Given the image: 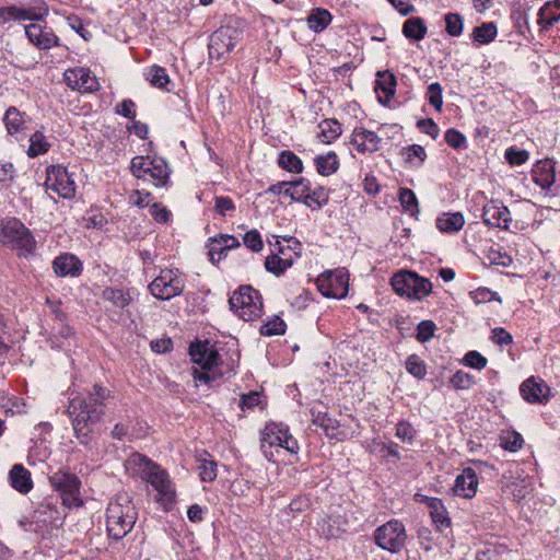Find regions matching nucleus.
Segmentation results:
<instances>
[{"mask_svg": "<svg viewBox=\"0 0 560 560\" xmlns=\"http://www.w3.org/2000/svg\"><path fill=\"white\" fill-rule=\"evenodd\" d=\"M110 390L95 384L86 396H75L70 400L68 412L72 418V427L80 444L90 446L92 427L105 415L106 400Z\"/></svg>", "mask_w": 560, "mask_h": 560, "instance_id": "obj_1", "label": "nucleus"}, {"mask_svg": "<svg viewBox=\"0 0 560 560\" xmlns=\"http://www.w3.org/2000/svg\"><path fill=\"white\" fill-rule=\"evenodd\" d=\"M138 512L131 498L127 493L117 494L106 510V527L108 537L121 540L133 528Z\"/></svg>", "mask_w": 560, "mask_h": 560, "instance_id": "obj_2", "label": "nucleus"}, {"mask_svg": "<svg viewBox=\"0 0 560 560\" xmlns=\"http://www.w3.org/2000/svg\"><path fill=\"white\" fill-rule=\"evenodd\" d=\"M133 460L140 468L142 478L158 491L156 501L164 511H170L175 503L176 492L166 470L142 454H136Z\"/></svg>", "mask_w": 560, "mask_h": 560, "instance_id": "obj_3", "label": "nucleus"}, {"mask_svg": "<svg viewBox=\"0 0 560 560\" xmlns=\"http://www.w3.org/2000/svg\"><path fill=\"white\" fill-rule=\"evenodd\" d=\"M260 447L265 457L273 463L277 462L273 448L277 454L283 450L291 455L298 454L300 450L296 439L289 433L288 427L276 422L266 424L261 432Z\"/></svg>", "mask_w": 560, "mask_h": 560, "instance_id": "obj_4", "label": "nucleus"}, {"mask_svg": "<svg viewBox=\"0 0 560 560\" xmlns=\"http://www.w3.org/2000/svg\"><path fill=\"white\" fill-rule=\"evenodd\" d=\"M238 20H231L215 30L209 39L210 59L222 60L234 49L243 37V28Z\"/></svg>", "mask_w": 560, "mask_h": 560, "instance_id": "obj_5", "label": "nucleus"}, {"mask_svg": "<svg viewBox=\"0 0 560 560\" xmlns=\"http://www.w3.org/2000/svg\"><path fill=\"white\" fill-rule=\"evenodd\" d=\"M2 245L16 250L21 257H28L36 249V241L31 231L14 218L2 221Z\"/></svg>", "mask_w": 560, "mask_h": 560, "instance_id": "obj_6", "label": "nucleus"}, {"mask_svg": "<svg viewBox=\"0 0 560 560\" xmlns=\"http://www.w3.org/2000/svg\"><path fill=\"white\" fill-rule=\"evenodd\" d=\"M390 285L398 295L413 301H421L432 292L431 281L410 270L394 273Z\"/></svg>", "mask_w": 560, "mask_h": 560, "instance_id": "obj_7", "label": "nucleus"}, {"mask_svg": "<svg viewBox=\"0 0 560 560\" xmlns=\"http://www.w3.org/2000/svg\"><path fill=\"white\" fill-rule=\"evenodd\" d=\"M131 172L139 179L149 180L156 187H164L168 183L171 170L163 158L135 156L131 160Z\"/></svg>", "mask_w": 560, "mask_h": 560, "instance_id": "obj_8", "label": "nucleus"}, {"mask_svg": "<svg viewBox=\"0 0 560 560\" xmlns=\"http://www.w3.org/2000/svg\"><path fill=\"white\" fill-rule=\"evenodd\" d=\"M230 308L242 319L249 322L258 318L262 312L259 292L250 285H242L229 299Z\"/></svg>", "mask_w": 560, "mask_h": 560, "instance_id": "obj_9", "label": "nucleus"}, {"mask_svg": "<svg viewBox=\"0 0 560 560\" xmlns=\"http://www.w3.org/2000/svg\"><path fill=\"white\" fill-rule=\"evenodd\" d=\"M51 487L59 492L63 505L68 508L80 506L81 480L70 470L60 469L49 476Z\"/></svg>", "mask_w": 560, "mask_h": 560, "instance_id": "obj_10", "label": "nucleus"}, {"mask_svg": "<svg viewBox=\"0 0 560 560\" xmlns=\"http://www.w3.org/2000/svg\"><path fill=\"white\" fill-rule=\"evenodd\" d=\"M405 525L398 520H390L374 530L375 544L390 553H398L406 545Z\"/></svg>", "mask_w": 560, "mask_h": 560, "instance_id": "obj_11", "label": "nucleus"}, {"mask_svg": "<svg viewBox=\"0 0 560 560\" xmlns=\"http://www.w3.org/2000/svg\"><path fill=\"white\" fill-rule=\"evenodd\" d=\"M184 289V281L172 269H162L160 275L149 285L151 294L164 301L180 295Z\"/></svg>", "mask_w": 560, "mask_h": 560, "instance_id": "obj_12", "label": "nucleus"}, {"mask_svg": "<svg viewBox=\"0 0 560 560\" xmlns=\"http://www.w3.org/2000/svg\"><path fill=\"white\" fill-rule=\"evenodd\" d=\"M45 186L47 189L58 194L61 198L71 199L75 195V183L67 167L61 165H49L46 168Z\"/></svg>", "mask_w": 560, "mask_h": 560, "instance_id": "obj_13", "label": "nucleus"}, {"mask_svg": "<svg viewBox=\"0 0 560 560\" xmlns=\"http://www.w3.org/2000/svg\"><path fill=\"white\" fill-rule=\"evenodd\" d=\"M191 361L198 364L201 370L222 369L221 355L215 345L209 340H196L189 346Z\"/></svg>", "mask_w": 560, "mask_h": 560, "instance_id": "obj_14", "label": "nucleus"}, {"mask_svg": "<svg viewBox=\"0 0 560 560\" xmlns=\"http://www.w3.org/2000/svg\"><path fill=\"white\" fill-rule=\"evenodd\" d=\"M317 288L326 298L342 299L348 294V275L343 271H327L317 278Z\"/></svg>", "mask_w": 560, "mask_h": 560, "instance_id": "obj_15", "label": "nucleus"}, {"mask_svg": "<svg viewBox=\"0 0 560 560\" xmlns=\"http://www.w3.org/2000/svg\"><path fill=\"white\" fill-rule=\"evenodd\" d=\"M482 220L488 226L508 230L512 218L508 207L501 200L495 199L483 206Z\"/></svg>", "mask_w": 560, "mask_h": 560, "instance_id": "obj_16", "label": "nucleus"}, {"mask_svg": "<svg viewBox=\"0 0 560 560\" xmlns=\"http://www.w3.org/2000/svg\"><path fill=\"white\" fill-rule=\"evenodd\" d=\"M65 80L69 88L80 92L91 93L97 91L100 88L96 78L92 75L91 71L86 68L68 69L65 72Z\"/></svg>", "mask_w": 560, "mask_h": 560, "instance_id": "obj_17", "label": "nucleus"}, {"mask_svg": "<svg viewBox=\"0 0 560 560\" xmlns=\"http://www.w3.org/2000/svg\"><path fill=\"white\" fill-rule=\"evenodd\" d=\"M522 397L530 404H546L549 400L550 388L542 380L527 378L520 387Z\"/></svg>", "mask_w": 560, "mask_h": 560, "instance_id": "obj_18", "label": "nucleus"}, {"mask_svg": "<svg viewBox=\"0 0 560 560\" xmlns=\"http://www.w3.org/2000/svg\"><path fill=\"white\" fill-rule=\"evenodd\" d=\"M241 243L236 237L229 234H219L208 240V255L212 264H218L228 253V250L237 248Z\"/></svg>", "mask_w": 560, "mask_h": 560, "instance_id": "obj_19", "label": "nucleus"}, {"mask_svg": "<svg viewBox=\"0 0 560 560\" xmlns=\"http://www.w3.org/2000/svg\"><path fill=\"white\" fill-rule=\"evenodd\" d=\"M382 139L371 130L355 127L352 131L350 143L360 153H373L380 150Z\"/></svg>", "mask_w": 560, "mask_h": 560, "instance_id": "obj_20", "label": "nucleus"}, {"mask_svg": "<svg viewBox=\"0 0 560 560\" xmlns=\"http://www.w3.org/2000/svg\"><path fill=\"white\" fill-rule=\"evenodd\" d=\"M24 33L28 40L39 49H49L59 46V38L55 33L38 24H30L24 26Z\"/></svg>", "mask_w": 560, "mask_h": 560, "instance_id": "obj_21", "label": "nucleus"}, {"mask_svg": "<svg viewBox=\"0 0 560 560\" xmlns=\"http://www.w3.org/2000/svg\"><path fill=\"white\" fill-rule=\"evenodd\" d=\"M348 521L336 513L326 514L317 522V530L326 539L338 538L347 532Z\"/></svg>", "mask_w": 560, "mask_h": 560, "instance_id": "obj_22", "label": "nucleus"}, {"mask_svg": "<svg viewBox=\"0 0 560 560\" xmlns=\"http://www.w3.org/2000/svg\"><path fill=\"white\" fill-rule=\"evenodd\" d=\"M478 487V477L471 467L463 469L462 474L455 479L453 491L456 495L471 499L476 495Z\"/></svg>", "mask_w": 560, "mask_h": 560, "instance_id": "obj_23", "label": "nucleus"}, {"mask_svg": "<svg viewBox=\"0 0 560 560\" xmlns=\"http://www.w3.org/2000/svg\"><path fill=\"white\" fill-rule=\"evenodd\" d=\"M533 180L544 190L552 192L556 183L555 165L550 160L538 161L532 171Z\"/></svg>", "mask_w": 560, "mask_h": 560, "instance_id": "obj_24", "label": "nucleus"}, {"mask_svg": "<svg viewBox=\"0 0 560 560\" xmlns=\"http://www.w3.org/2000/svg\"><path fill=\"white\" fill-rule=\"evenodd\" d=\"M52 268L59 277H78L82 271V262L73 254L65 253L54 259Z\"/></svg>", "mask_w": 560, "mask_h": 560, "instance_id": "obj_25", "label": "nucleus"}, {"mask_svg": "<svg viewBox=\"0 0 560 560\" xmlns=\"http://www.w3.org/2000/svg\"><path fill=\"white\" fill-rule=\"evenodd\" d=\"M11 487L20 493L26 494L33 488L31 472L22 464H15L8 476Z\"/></svg>", "mask_w": 560, "mask_h": 560, "instance_id": "obj_26", "label": "nucleus"}, {"mask_svg": "<svg viewBox=\"0 0 560 560\" xmlns=\"http://www.w3.org/2000/svg\"><path fill=\"white\" fill-rule=\"evenodd\" d=\"M424 502L429 508L432 522L439 532L451 526V518L441 499L425 497Z\"/></svg>", "mask_w": 560, "mask_h": 560, "instance_id": "obj_27", "label": "nucleus"}, {"mask_svg": "<svg viewBox=\"0 0 560 560\" xmlns=\"http://www.w3.org/2000/svg\"><path fill=\"white\" fill-rule=\"evenodd\" d=\"M2 122L5 125L8 135L15 137L16 140H20V136L24 135L26 121L24 119V114L18 108L13 106L9 107L2 117Z\"/></svg>", "mask_w": 560, "mask_h": 560, "instance_id": "obj_28", "label": "nucleus"}, {"mask_svg": "<svg viewBox=\"0 0 560 560\" xmlns=\"http://www.w3.org/2000/svg\"><path fill=\"white\" fill-rule=\"evenodd\" d=\"M44 15L19 5L2 7V23L7 21H42Z\"/></svg>", "mask_w": 560, "mask_h": 560, "instance_id": "obj_29", "label": "nucleus"}, {"mask_svg": "<svg viewBox=\"0 0 560 560\" xmlns=\"http://www.w3.org/2000/svg\"><path fill=\"white\" fill-rule=\"evenodd\" d=\"M332 20L331 13L324 8L312 9L306 18L307 26L315 33L323 32Z\"/></svg>", "mask_w": 560, "mask_h": 560, "instance_id": "obj_30", "label": "nucleus"}, {"mask_svg": "<svg viewBox=\"0 0 560 560\" xmlns=\"http://www.w3.org/2000/svg\"><path fill=\"white\" fill-rule=\"evenodd\" d=\"M465 218L460 212L443 213L436 219V228L444 233H455L462 230Z\"/></svg>", "mask_w": 560, "mask_h": 560, "instance_id": "obj_31", "label": "nucleus"}, {"mask_svg": "<svg viewBox=\"0 0 560 560\" xmlns=\"http://www.w3.org/2000/svg\"><path fill=\"white\" fill-rule=\"evenodd\" d=\"M538 23L544 27H550L560 20V0L545 3L538 13Z\"/></svg>", "mask_w": 560, "mask_h": 560, "instance_id": "obj_32", "label": "nucleus"}, {"mask_svg": "<svg viewBox=\"0 0 560 560\" xmlns=\"http://www.w3.org/2000/svg\"><path fill=\"white\" fill-rule=\"evenodd\" d=\"M318 139L326 144L334 142L342 132L341 125L337 119H324L319 125Z\"/></svg>", "mask_w": 560, "mask_h": 560, "instance_id": "obj_33", "label": "nucleus"}, {"mask_svg": "<svg viewBox=\"0 0 560 560\" xmlns=\"http://www.w3.org/2000/svg\"><path fill=\"white\" fill-rule=\"evenodd\" d=\"M313 424L322 428L324 433L330 439H341V432L338 431L339 422L331 418L327 412H318L313 415Z\"/></svg>", "mask_w": 560, "mask_h": 560, "instance_id": "obj_34", "label": "nucleus"}, {"mask_svg": "<svg viewBox=\"0 0 560 560\" xmlns=\"http://www.w3.org/2000/svg\"><path fill=\"white\" fill-rule=\"evenodd\" d=\"M427 31V25L421 18H410L402 25V34L412 40L423 39Z\"/></svg>", "mask_w": 560, "mask_h": 560, "instance_id": "obj_35", "label": "nucleus"}, {"mask_svg": "<svg viewBox=\"0 0 560 560\" xmlns=\"http://www.w3.org/2000/svg\"><path fill=\"white\" fill-rule=\"evenodd\" d=\"M314 162L317 172L323 176L336 173L339 167V160L334 151L328 152L326 155H317Z\"/></svg>", "mask_w": 560, "mask_h": 560, "instance_id": "obj_36", "label": "nucleus"}, {"mask_svg": "<svg viewBox=\"0 0 560 560\" xmlns=\"http://www.w3.org/2000/svg\"><path fill=\"white\" fill-rule=\"evenodd\" d=\"M498 28L493 22H485L472 30L471 37L475 43L486 45L493 42L497 37Z\"/></svg>", "mask_w": 560, "mask_h": 560, "instance_id": "obj_37", "label": "nucleus"}, {"mask_svg": "<svg viewBox=\"0 0 560 560\" xmlns=\"http://www.w3.org/2000/svg\"><path fill=\"white\" fill-rule=\"evenodd\" d=\"M397 80L396 77L388 72H377V80L375 90L384 93L386 101H389L396 92Z\"/></svg>", "mask_w": 560, "mask_h": 560, "instance_id": "obj_38", "label": "nucleus"}, {"mask_svg": "<svg viewBox=\"0 0 560 560\" xmlns=\"http://www.w3.org/2000/svg\"><path fill=\"white\" fill-rule=\"evenodd\" d=\"M144 75L153 86L170 91L167 84L171 83V80L163 67L152 66L145 70Z\"/></svg>", "mask_w": 560, "mask_h": 560, "instance_id": "obj_39", "label": "nucleus"}, {"mask_svg": "<svg viewBox=\"0 0 560 560\" xmlns=\"http://www.w3.org/2000/svg\"><path fill=\"white\" fill-rule=\"evenodd\" d=\"M278 164L281 168L291 173L300 174L303 171L302 160L296 154L289 150L280 152L278 158Z\"/></svg>", "mask_w": 560, "mask_h": 560, "instance_id": "obj_40", "label": "nucleus"}, {"mask_svg": "<svg viewBox=\"0 0 560 560\" xmlns=\"http://www.w3.org/2000/svg\"><path fill=\"white\" fill-rule=\"evenodd\" d=\"M50 149V143L47 141L43 132L36 131L30 137V147L27 155L30 158H37L45 154Z\"/></svg>", "mask_w": 560, "mask_h": 560, "instance_id": "obj_41", "label": "nucleus"}, {"mask_svg": "<svg viewBox=\"0 0 560 560\" xmlns=\"http://www.w3.org/2000/svg\"><path fill=\"white\" fill-rule=\"evenodd\" d=\"M233 372V364L224 371L223 369H211L199 371L194 370L192 375L196 383L211 384L223 377L226 373Z\"/></svg>", "mask_w": 560, "mask_h": 560, "instance_id": "obj_42", "label": "nucleus"}, {"mask_svg": "<svg viewBox=\"0 0 560 560\" xmlns=\"http://www.w3.org/2000/svg\"><path fill=\"white\" fill-rule=\"evenodd\" d=\"M400 154L405 156L406 162L410 163L415 167L421 166L427 159L424 148L419 144H411L402 148Z\"/></svg>", "mask_w": 560, "mask_h": 560, "instance_id": "obj_43", "label": "nucleus"}, {"mask_svg": "<svg viewBox=\"0 0 560 560\" xmlns=\"http://www.w3.org/2000/svg\"><path fill=\"white\" fill-rule=\"evenodd\" d=\"M292 266L291 259H283L277 254L268 256L265 260V268L268 272L279 277Z\"/></svg>", "mask_w": 560, "mask_h": 560, "instance_id": "obj_44", "label": "nucleus"}, {"mask_svg": "<svg viewBox=\"0 0 560 560\" xmlns=\"http://www.w3.org/2000/svg\"><path fill=\"white\" fill-rule=\"evenodd\" d=\"M398 197L405 211H408L412 217L419 213L418 199L411 189L400 188Z\"/></svg>", "mask_w": 560, "mask_h": 560, "instance_id": "obj_45", "label": "nucleus"}, {"mask_svg": "<svg viewBox=\"0 0 560 560\" xmlns=\"http://www.w3.org/2000/svg\"><path fill=\"white\" fill-rule=\"evenodd\" d=\"M328 199L329 196L326 189L324 187H317L312 191H307L303 198V203L310 208L315 205L316 208L319 209L328 202Z\"/></svg>", "mask_w": 560, "mask_h": 560, "instance_id": "obj_46", "label": "nucleus"}, {"mask_svg": "<svg viewBox=\"0 0 560 560\" xmlns=\"http://www.w3.org/2000/svg\"><path fill=\"white\" fill-rule=\"evenodd\" d=\"M103 298L112 302L114 306L120 308L127 306L131 301L129 293L114 288H106L103 292Z\"/></svg>", "mask_w": 560, "mask_h": 560, "instance_id": "obj_47", "label": "nucleus"}, {"mask_svg": "<svg viewBox=\"0 0 560 560\" xmlns=\"http://www.w3.org/2000/svg\"><path fill=\"white\" fill-rule=\"evenodd\" d=\"M2 412L5 415V417L22 415L25 412V402L23 399L15 396H10L7 398L2 396Z\"/></svg>", "mask_w": 560, "mask_h": 560, "instance_id": "obj_48", "label": "nucleus"}, {"mask_svg": "<svg viewBox=\"0 0 560 560\" xmlns=\"http://www.w3.org/2000/svg\"><path fill=\"white\" fill-rule=\"evenodd\" d=\"M405 365L408 373L419 380L424 378L427 375V365L417 354H410L407 357Z\"/></svg>", "mask_w": 560, "mask_h": 560, "instance_id": "obj_49", "label": "nucleus"}, {"mask_svg": "<svg viewBox=\"0 0 560 560\" xmlns=\"http://www.w3.org/2000/svg\"><path fill=\"white\" fill-rule=\"evenodd\" d=\"M445 31L453 37H458L463 33L464 20L460 14L450 12L445 14Z\"/></svg>", "mask_w": 560, "mask_h": 560, "instance_id": "obj_50", "label": "nucleus"}, {"mask_svg": "<svg viewBox=\"0 0 560 560\" xmlns=\"http://www.w3.org/2000/svg\"><path fill=\"white\" fill-rule=\"evenodd\" d=\"M287 325L282 318L275 316L260 327V334L262 336H278L285 332Z\"/></svg>", "mask_w": 560, "mask_h": 560, "instance_id": "obj_51", "label": "nucleus"}, {"mask_svg": "<svg viewBox=\"0 0 560 560\" xmlns=\"http://www.w3.org/2000/svg\"><path fill=\"white\" fill-rule=\"evenodd\" d=\"M199 475L202 481L211 482L217 478V462L211 458L199 459Z\"/></svg>", "mask_w": 560, "mask_h": 560, "instance_id": "obj_52", "label": "nucleus"}, {"mask_svg": "<svg viewBox=\"0 0 560 560\" xmlns=\"http://www.w3.org/2000/svg\"><path fill=\"white\" fill-rule=\"evenodd\" d=\"M442 92L443 89L439 82L431 83L427 89V100L438 112H441L443 106Z\"/></svg>", "mask_w": 560, "mask_h": 560, "instance_id": "obj_53", "label": "nucleus"}, {"mask_svg": "<svg viewBox=\"0 0 560 560\" xmlns=\"http://www.w3.org/2000/svg\"><path fill=\"white\" fill-rule=\"evenodd\" d=\"M56 506L49 500L39 504V506L34 511V517L37 521L47 522L55 520V514H57Z\"/></svg>", "mask_w": 560, "mask_h": 560, "instance_id": "obj_54", "label": "nucleus"}, {"mask_svg": "<svg viewBox=\"0 0 560 560\" xmlns=\"http://www.w3.org/2000/svg\"><path fill=\"white\" fill-rule=\"evenodd\" d=\"M445 142L453 149L459 150L466 148L467 139L464 133L457 129L450 128L444 136Z\"/></svg>", "mask_w": 560, "mask_h": 560, "instance_id": "obj_55", "label": "nucleus"}, {"mask_svg": "<svg viewBox=\"0 0 560 560\" xmlns=\"http://www.w3.org/2000/svg\"><path fill=\"white\" fill-rule=\"evenodd\" d=\"M436 326L432 320H421L417 326V340L421 343L429 341L435 332Z\"/></svg>", "mask_w": 560, "mask_h": 560, "instance_id": "obj_56", "label": "nucleus"}, {"mask_svg": "<svg viewBox=\"0 0 560 560\" xmlns=\"http://www.w3.org/2000/svg\"><path fill=\"white\" fill-rule=\"evenodd\" d=\"M450 382L456 389H468L475 384L474 376L464 371H457Z\"/></svg>", "mask_w": 560, "mask_h": 560, "instance_id": "obj_57", "label": "nucleus"}, {"mask_svg": "<svg viewBox=\"0 0 560 560\" xmlns=\"http://www.w3.org/2000/svg\"><path fill=\"white\" fill-rule=\"evenodd\" d=\"M244 245L250 250L258 253L262 249L264 244L260 233L257 230H250L243 236Z\"/></svg>", "mask_w": 560, "mask_h": 560, "instance_id": "obj_58", "label": "nucleus"}, {"mask_svg": "<svg viewBox=\"0 0 560 560\" xmlns=\"http://www.w3.org/2000/svg\"><path fill=\"white\" fill-rule=\"evenodd\" d=\"M528 152L526 150L509 148L505 151V159L511 165H522L528 160Z\"/></svg>", "mask_w": 560, "mask_h": 560, "instance_id": "obj_59", "label": "nucleus"}, {"mask_svg": "<svg viewBox=\"0 0 560 560\" xmlns=\"http://www.w3.org/2000/svg\"><path fill=\"white\" fill-rule=\"evenodd\" d=\"M487 359L478 351L471 350L464 357V363L472 369L482 370L487 365Z\"/></svg>", "mask_w": 560, "mask_h": 560, "instance_id": "obj_60", "label": "nucleus"}, {"mask_svg": "<svg viewBox=\"0 0 560 560\" xmlns=\"http://www.w3.org/2000/svg\"><path fill=\"white\" fill-rule=\"evenodd\" d=\"M470 298L476 304L487 303L493 300L500 301V299L497 298V292H493L488 288H478L477 290L471 291Z\"/></svg>", "mask_w": 560, "mask_h": 560, "instance_id": "obj_61", "label": "nucleus"}, {"mask_svg": "<svg viewBox=\"0 0 560 560\" xmlns=\"http://www.w3.org/2000/svg\"><path fill=\"white\" fill-rule=\"evenodd\" d=\"M415 434L416 430L410 423L406 421H399L397 423L395 435L402 442H411L415 438Z\"/></svg>", "mask_w": 560, "mask_h": 560, "instance_id": "obj_62", "label": "nucleus"}, {"mask_svg": "<svg viewBox=\"0 0 560 560\" xmlns=\"http://www.w3.org/2000/svg\"><path fill=\"white\" fill-rule=\"evenodd\" d=\"M311 506V500L306 495H298L288 505V511L293 515L305 512Z\"/></svg>", "mask_w": 560, "mask_h": 560, "instance_id": "obj_63", "label": "nucleus"}, {"mask_svg": "<svg viewBox=\"0 0 560 560\" xmlns=\"http://www.w3.org/2000/svg\"><path fill=\"white\" fill-rule=\"evenodd\" d=\"M214 209L220 215L224 217L229 211L235 210V205L230 197L217 196L214 199Z\"/></svg>", "mask_w": 560, "mask_h": 560, "instance_id": "obj_64", "label": "nucleus"}]
</instances>
